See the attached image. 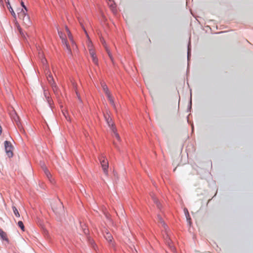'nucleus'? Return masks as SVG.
Listing matches in <instances>:
<instances>
[{
	"label": "nucleus",
	"instance_id": "nucleus-30",
	"mask_svg": "<svg viewBox=\"0 0 253 253\" xmlns=\"http://www.w3.org/2000/svg\"><path fill=\"white\" fill-rule=\"evenodd\" d=\"M45 173L46 176H47V177L49 178V176H51V174H50L49 171L47 169H45Z\"/></svg>",
	"mask_w": 253,
	"mask_h": 253
},
{
	"label": "nucleus",
	"instance_id": "nucleus-32",
	"mask_svg": "<svg viewBox=\"0 0 253 253\" xmlns=\"http://www.w3.org/2000/svg\"><path fill=\"white\" fill-rule=\"evenodd\" d=\"M89 242H90V243L92 245V247L94 248V246H95V244H94V243L93 241V240H90L89 241Z\"/></svg>",
	"mask_w": 253,
	"mask_h": 253
},
{
	"label": "nucleus",
	"instance_id": "nucleus-31",
	"mask_svg": "<svg viewBox=\"0 0 253 253\" xmlns=\"http://www.w3.org/2000/svg\"><path fill=\"white\" fill-rule=\"evenodd\" d=\"M21 4L22 6L23 7V8L25 9L24 11H27V10H28L27 8L26 7V6L25 5L23 1H21Z\"/></svg>",
	"mask_w": 253,
	"mask_h": 253
},
{
	"label": "nucleus",
	"instance_id": "nucleus-16",
	"mask_svg": "<svg viewBox=\"0 0 253 253\" xmlns=\"http://www.w3.org/2000/svg\"><path fill=\"white\" fill-rule=\"evenodd\" d=\"M102 87L103 90H104V91L105 93V94H106V95H108V94H110V92L109 91V89L108 88V87L105 83L102 84Z\"/></svg>",
	"mask_w": 253,
	"mask_h": 253
},
{
	"label": "nucleus",
	"instance_id": "nucleus-18",
	"mask_svg": "<svg viewBox=\"0 0 253 253\" xmlns=\"http://www.w3.org/2000/svg\"><path fill=\"white\" fill-rule=\"evenodd\" d=\"M12 208L15 215L17 217H19L20 215L17 208L14 206H13Z\"/></svg>",
	"mask_w": 253,
	"mask_h": 253
},
{
	"label": "nucleus",
	"instance_id": "nucleus-34",
	"mask_svg": "<svg viewBox=\"0 0 253 253\" xmlns=\"http://www.w3.org/2000/svg\"><path fill=\"white\" fill-rule=\"evenodd\" d=\"M191 104H192V101H191V99L190 101V109L191 108Z\"/></svg>",
	"mask_w": 253,
	"mask_h": 253
},
{
	"label": "nucleus",
	"instance_id": "nucleus-11",
	"mask_svg": "<svg viewBox=\"0 0 253 253\" xmlns=\"http://www.w3.org/2000/svg\"><path fill=\"white\" fill-rule=\"evenodd\" d=\"M65 29H66V31L67 32L68 36L69 37V39L70 40V41L71 42L73 45V46H76V44H75V42H74V41L73 40V36L72 35V34H71L70 31L69 30V28L66 26L65 27Z\"/></svg>",
	"mask_w": 253,
	"mask_h": 253
},
{
	"label": "nucleus",
	"instance_id": "nucleus-26",
	"mask_svg": "<svg viewBox=\"0 0 253 253\" xmlns=\"http://www.w3.org/2000/svg\"><path fill=\"white\" fill-rule=\"evenodd\" d=\"M79 22H80V24H81L83 29L84 30V33H85V34L86 35V37L87 38H88V34H87V32H86L84 27V25H83L82 23L81 22V21L80 20H79Z\"/></svg>",
	"mask_w": 253,
	"mask_h": 253
},
{
	"label": "nucleus",
	"instance_id": "nucleus-25",
	"mask_svg": "<svg viewBox=\"0 0 253 253\" xmlns=\"http://www.w3.org/2000/svg\"><path fill=\"white\" fill-rule=\"evenodd\" d=\"M158 219L159 220L160 222H161L162 224H163V225L165 228V226H166V225L164 223L162 217L160 215H158Z\"/></svg>",
	"mask_w": 253,
	"mask_h": 253
},
{
	"label": "nucleus",
	"instance_id": "nucleus-13",
	"mask_svg": "<svg viewBox=\"0 0 253 253\" xmlns=\"http://www.w3.org/2000/svg\"><path fill=\"white\" fill-rule=\"evenodd\" d=\"M7 6L13 18L16 19V15L14 12L13 9H12V7L11 6L9 1L7 2Z\"/></svg>",
	"mask_w": 253,
	"mask_h": 253
},
{
	"label": "nucleus",
	"instance_id": "nucleus-2",
	"mask_svg": "<svg viewBox=\"0 0 253 253\" xmlns=\"http://www.w3.org/2000/svg\"><path fill=\"white\" fill-rule=\"evenodd\" d=\"M4 149L6 155L9 158H11L13 157V147L10 141H4Z\"/></svg>",
	"mask_w": 253,
	"mask_h": 253
},
{
	"label": "nucleus",
	"instance_id": "nucleus-33",
	"mask_svg": "<svg viewBox=\"0 0 253 253\" xmlns=\"http://www.w3.org/2000/svg\"><path fill=\"white\" fill-rule=\"evenodd\" d=\"M76 94H77V95L78 96V97L79 99L80 100H81V98H80V97L79 96L78 93V92H76Z\"/></svg>",
	"mask_w": 253,
	"mask_h": 253
},
{
	"label": "nucleus",
	"instance_id": "nucleus-19",
	"mask_svg": "<svg viewBox=\"0 0 253 253\" xmlns=\"http://www.w3.org/2000/svg\"><path fill=\"white\" fill-rule=\"evenodd\" d=\"M152 197L153 199L154 202L157 205V207L159 209H161V205L160 203L158 201V200L157 199V198L156 197H155L154 196H152Z\"/></svg>",
	"mask_w": 253,
	"mask_h": 253
},
{
	"label": "nucleus",
	"instance_id": "nucleus-24",
	"mask_svg": "<svg viewBox=\"0 0 253 253\" xmlns=\"http://www.w3.org/2000/svg\"><path fill=\"white\" fill-rule=\"evenodd\" d=\"M17 126V127L19 128V129L21 131H22L23 128L21 126V124L19 120L17 122H15Z\"/></svg>",
	"mask_w": 253,
	"mask_h": 253
},
{
	"label": "nucleus",
	"instance_id": "nucleus-20",
	"mask_svg": "<svg viewBox=\"0 0 253 253\" xmlns=\"http://www.w3.org/2000/svg\"><path fill=\"white\" fill-rule=\"evenodd\" d=\"M112 131L113 132V133H114V135L115 136V137L118 140H119L120 139V137L119 136V135L118 133H117L116 132V127H113L112 129Z\"/></svg>",
	"mask_w": 253,
	"mask_h": 253
},
{
	"label": "nucleus",
	"instance_id": "nucleus-15",
	"mask_svg": "<svg viewBox=\"0 0 253 253\" xmlns=\"http://www.w3.org/2000/svg\"><path fill=\"white\" fill-rule=\"evenodd\" d=\"M107 96L108 97V99L110 103V104L113 106L114 109H116V106L115 104V102L114 101V100L113 99V97L111 96L110 94H108L107 95Z\"/></svg>",
	"mask_w": 253,
	"mask_h": 253
},
{
	"label": "nucleus",
	"instance_id": "nucleus-22",
	"mask_svg": "<svg viewBox=\"0 0 253 253\" xmlns=\"http://www.w3.org/2000/svg\"><path fill=\"white\" fill-rule=\"evenodd\" d=\"M17 225L21 229L22 231H24L25 227L22 221H19L17 223Z\"/></svg>",
	"mask_w": 253,
	"mask_h": 253
},
{
	"label": "nucleus",
	"instance_id": "nucleus-29",
	"mask_svg": "<svg viewBox=\"0 0 253 253\" xmlns=\"http://www.w3.org/2000/svg\"><path fill=\"white\" fill-rule=\"evenodd\" d=\"M93 62L95 64H98V59L96 56H93V58H92Z\"/></svg>",
	"mask_w": 253,
	"mask_h": 253
},
{
	"label": "nucleus",
	"instance_id": "nucleus-4",
	"mask_svg": "<svg viewBox=\"0 0 253 253\" xmlns=\"http://www.w3.org/2000/svg\"><path fill=\"white\" fill-rule=\"evenodd\" d=\"M47 74H48V75L47 76V80L49 84H50V85L52 86L53 90L54 91H55V89H57V86H56L55 83L54 81L53 76L51 75L50 72H49V73L48 72Z\"/></svg>",
	"mask_w": 253,
	"mask_h": 253
},
{
	"label": "nucleus",
	"instance_id": "nucleus-14",
	"mask_svg": "<svg viewBox=\"0 0 253 253\" xmlns=\"http://www.w3.org/2000/svg\"><path fill=\"white\" fill-rule=\"evenodd\" d=\"M26 12V11H24L23 9H22L21 11L18 13V17L20 19L23 20V18H24V17L27 15Z\"/></svg>",
	"mask_w": 253,
	"mask_h": 253
},
{
	"label": "nucleus",
	"instance_id": "nucleus-37",
	"mask_svg": "<svg viewBox=\"0 0 253 253\" xmlns=\"http://www.w3.org/2000/svg\"><path fill=\"white\" fill-rule=\"evenodd\" d=\"M54 212L57 213V211H54Z\"/></svg>",
	"mask_w": 253,
	"mask_h": 253
},
{
	"label": "nucleus",
	"instance_id": "nucleus-1",
	"mask_svg": "<svg viewBox=\"0 0 253 253\" xmlns=\"http://www.w3.org/2000/svg\"><path fill=\"white\" fill-rule=\"evenodd\" d=\"M58 33L59 36L62 40V42L64 46V48H66L68 53L70 55H71V48L67 43V40L65 38V35L61 32L58 31Z\"/></svg>",
	"mask_w": 253,
	"mask_h": 253
},
{
	"label": "nucleus",
	"instance_id": "nucleus-8",
	"mask_svg": "<svg viewBox=\"0 0 253 253\" xmlns=\"http://www.w3.org/2000/svg\"><path fill=\"white\" fill-rule=\"evenodd\" d=\"M108 5L111 9L112 11L114 13H116L117 12V9L116 8V4L114 2V1L112 0H107Z\"/></svg>",
	"mask_w": 253,
	"mask_h": 253
},
{
	"label": "nucleus",
	"instance_id": "nucleus-17",
	"mask_svg": "<svg viewBox=\"0 0 253 253\" xmlns=\"http://www.w3.org/2000/svg\"><path fill=\"white\" fill-rule=\"evenodd\" d=\"M44 95L46 98V101L47 102L49 106H51L52 99L51 98L47 95V93L44 91Z\"/></svg>",
	"mask_w": 253,
	"mask_h": 253
},
{
	"label": "nucleus",
	"instance_id": "nucleus-3",
	"mask_svg": "<svg viewBox=\"0 0 253 253\" xmlns=\"http://www.w3.org/2000/svg\"><path fill=\"white\" fill-rule=\"evenodd\" d=\"M100 163L101 165L104 173L108 174V162L107 160L103 156H101L99 158Z\"/></svg>",
	"mask_w": 253,
	"mask_h": 253
},
{
	"label": "nucleus",
	"instance_id": "nucleus-27",
	"mask_svg": "<svg viewBox=\"0 0 253 253\" xmlns=\"http://www.w3.org/2000/svg\"><path fill=\"white\" fill-rule=\"evenodd\" d=\"M89 53L92 57L93 58V56H96L94 50L92 49H89Z\"/></svg>",
	"mask_w": 253,
	"mask_h": 253
},
{
	"label": "nucleus",
	"instance_id": "nucleus-10",
	"mask_svg": "<svg viewBox=\"0 0 253 253\" xmlns=\"http://www.w3.org/2000/svg\"><path fill=\"white\" fill-rule=\"evenodd\" d=\"M22 20L24 25L27 27L30 26L32 24L30 17L28 14L24 17V18H23Z\"/></svg>",
	"mask_w": 253,
	"mask_h": 253
},
{
	"label": "nucleus",
	"instance_id": "nucleus-6",
	"mask_svg": "<svg viewBox=\"0 0 253 253\" xmlns=\"http://www.w3.org/2000/svg\"><path fill=\"white\" fill-rule=\"evenodd\" d=\"M165 240L166 244L169 247V248L170 249L171 251H172L173 252H175V248L173 246L171 240L169 237V236L168 234L166 235V237Z\"/></svg>",
	"mask_w": 253,
	"mask_h": 253
},
{
	"label": "nucleus",
	"instance_id": "nucleus-7",
	"mask_svg": "<svg viewBox=\"0 0 253 253\" xmlns=\"http://www.w3.org/2000/svg\"><path fill=\"white\" fill-rule=\"evenodd\" d=\"M104 237L106 239V240L108 242V243L110 244V245L112 247L114 246V244L113 242V237L112 235L109 233L106 232V234L104 235Z\"/></svg>",
	"mask_w": 253,
	"mask_h": 253
},
{
	"label": "nucleus",
	"instance_id": "nucleus-28",
	"mask_svg": "<svg viewBox=\"0 0 253 253\" xmlns=\"http://www.w3.org/2000/svg\"><path fill=\"white\" fill-rule=\"evenodd\" d=\"M184 212H185V214L187 219H188V218L190 219V215H189V214L187 209H184Z\"/></svg>",
	"mask_w": 253,
	"mask_h": 253
},
{
	"label": "nucleus",
	"instance_id": "nucleus-35",
	"mask_svg": "<svg viewBox=\"0 0 253 253\" xmlns=\"http://www.w3.org/2000/svg\"><path fill=\"white\" fill-rule=\"evenodd\" d=\"M44 61H46L45 59H43V61H42V62L44 63Z\"/></svg>",
	"mask_w": 253,
	"mask_h": 253
},
{
	"label": "nucleus",
	"instance_id": "nucleus-12",
	"mask_svg": "<svg viewBox=\"0 0 253 253\" xmlns=\"http://www.w3.org/2000/svg\"><path fill=\"white\" fill-rule=\"evenodd\" d=\"M0 238L6 242H8V239L7 237L6 233L2 229H0Z\"/></svg>",
	"mask_w": 253,
	"mask_h": 253
},
{
	"label": "nucleus",
	"instance_id": "nucleus-23",
	"mask_svg": "<svg viewBox=\"0 0 253 253\" xmlns=\"http://www.w3.org/2000/svg\"><path fill=\"white\" fill-rule=\"evenodd\" d=\"M103 44L104 46L105 47V48L106 49V51L108 53V55L109 56L110 58L112 59V55L111 54L110 51H109L108 48L106 46V44L105 43V42H103Z\"/></svg>",
	"mask_w": 253,
	"mask_h": 253
},
{
	"label": "nucleus",
	"instance_id": "nucleus-21",
	"mask_svg": "<svg viewBox=\"0 0 253 253\" xmlns=\"http://www.w3.org/2000/svg\"><path fill=\"white\" fill-rule=\"evenodd\" d=\"M190 44H191L190 41L189 40V43H188V50H187V59H188V60H189V57H190V51H191Z\"/></svg>",
	"mask_w": 253,
	"mask_h": 253
},
{
	"label": "nucleus",
	"instance_id": "nucleus-5",
	"mask_svg": "<svg viewBox=\"0 0 253 253\" xmlns=\"http://www.w3.org/2000/svg\"><path fill=\"white\" fill-rule=\"evenodd\" d=\"M104 118L106 120V123L112 129L113 127H115L114 126V124L112 121V118L110 117L109 114L108 113L106 114H104Z\"/></svg>",
	"mask_w": 253,
	"mask_h": 253
},
{
	"label": "nucleus",
	"instance_id": "nucleus-9",
	"mask_svg": "<svg viewBox=\"0 0 253 253\" xmlns=\"http://www.w3.org/2000/svg\"><path fill=\"white\" fill-rule=\"evenodd\" d=\"M10 115L11 118L14 122H17L19 120V117L18 116L17 114H16V112L15 111V110H12L10 112Z\"/></svg>",
	"mask_w": 253,
	"mask_h": 253
},
{
	"label": "nucleus",
	"instance_id": "nucleus-36",
	"mask_svg": "<svg viewBox=\"0 0 253 253\" xmlns=\"http://www.w3.org/2000/svg\"><path fill=\"white\" fill-rule=\"evenodd\" d=\"M63 114H64V116H65V117L66 118V116L65 114H64V113H63Z\"/></svg>",
	"mask_w": 253,
	"mask_h": 253
}]
</instances>
